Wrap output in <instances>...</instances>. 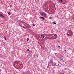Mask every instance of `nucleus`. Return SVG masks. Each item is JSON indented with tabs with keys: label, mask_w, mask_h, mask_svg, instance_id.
<instances>
[{
	"label": "nucleus",
	"mask_w": 74,
	"mask_h": 74,
	"mask_svg": "<svg viewBox=\"0 0 74 74\" xmlns=\"http://www.w3.org/2000/svg\"><path fill=\"white\" fill-rule=\"evenodd\" d=\"M12 5H10V7H12Z\"/></svg>",
	"instance_id": "nucleus-18"
},
{
	"label": "nucleus",
	"mask_w": 74,
	"mask_h": 74,
	"mask_svg": "<svg viewBox=\"0 0 74 74\" xmlns=\"http://www.w3.org/2000/svg\"><path fill=\"white\" fill-rule=\"evenodd\" d=\"M53 7H56L55 5H53Z\"/></svg>",
	"instance_id": "nucleus-19"
},
{
	"label": "nucleus",
	"mask_w": 74,
	"mask_h": 74,
	"mask_svg": "<svg viewBox=\"0 0 74 74\" xmlns=\"http://www.w3.org/2000/svg\"><path fill=\"white\" fill-rule=\"evenodd\" d=\"M56 17H57V18H58V17H59V16H56Z\"/></svg>",
	"instance_id": "nucleus-23"
},
{
	"label": "nucleus",
	"mask_w": 74,
	"mask_h": 74,
	"mask_svg": "<svg viewBox=\"0 0 74 74\" xmlns=\"http://www.w3.org/2000/svg\"><path fill=\"white\" fill-rule=\"evenodd\" d=\"M45 37H46V36H45Z\"/></svg>",
	"instance_id": "nucleus-27"
},
{
	"label": "nucleus",
	"mask_w": 74,
	"mask_h": 74,
	"mask_svg": "<svg viewBox=\"0 0 74 74\" xmlns=\"http://www.w3.org/2000/svg\"><path fill=\"white\" fill-rule=\"evenodd\" d=\"M49 19H52V17H50L49 18Z\"/></svg>",
	"instance_id": "nucleus-16"
},
{
	"label": "nucleus",
	"mask_w": 74,
	"mask_h": 74,
	"mask_svg": "<svg viewBox=\"0 0 74 74\" xmlns=\"http://www.w3.org/2000/svg\"><path fill=\"white\" fill-rule=\"evenodd\" d=\"M40 18H41V19H43V20H45V18L42 17H40Z\"/></svg>",
	"instance_id": "nucleus-6"
},
{
	"label": "nucleus",
	"mask_w": 74,
	"mask_h": 74,
	"mask_svg": "<svg viewBox=\"0 0 74 74\" xmlns=\"http://www.w3.org/2000/svg\"><path fill=\"white\" fill-rule=\"evenodd\" d=\"M43 36V35H41V37H42Z\"/></svg>",
	"instance_id": "nucleus-22"
},
{
	"label": "nucleus",
	"mask_w": 74,
	"mask_h": 74,
	"mask_svg": "<svg viewBox=\"0 0 74 74\" xmlns=\"http://www.w3.org/2000/svg\"><path fill=\"white\" fill-rule=\"evenodd\" d=\"M43 38H44V36H43Z\"/></svg>",
	"instance_id": "nucleus-24"
},
{
	"label": "nucleus",
	"mask_w": 74,
	"mask_h": 74,
	"mask_svg": "<svg viewBox=\"0 0 74 74\" xmlns=\"http://www.w3.org/2000/svg\"><path fill=\"white\" fill-rule=\"evenodd\" d=\"M63 57L62 58H60L61 60H64L63 59Z\"/></svg>",
	"instance_id": "nucleus-10"
},
{
	"label": "nucleus",
	"mask_w": 74,
	"mask_h": 74,
	"mask_svg": "<svg viewBox=\"0 0 74 74\" xmlns=\"http://www.w3.org/2000/svg\"><path fill=\"white\" fill-rule=\"evenodd\" d=\"M0 16H2L3 17H4V16L3 15H2V14L0 13Z\"/></svg>",
	"instance_id": "nucleus-9"
},
{
	"label": "nucleus",
	"mask_w": 74,
	"mask_h": 74,
	"mask_svg": "<svg viewBox=\"0 0 74 74\" xmlns=\"http://www.w3.org/2000/svg\"><path fill=\"white\" fill-rule=\"evenodd\" d=\"M23 23H25V25H27V23H25V22H23Z\"/></svg>",
	"instance_id": "nucleus-13"
},
{
	"label": "nucleus",
	"mask_w": 74,
	"mask_h": 74,
	"mask_svg": "<svg viewBox=\"0 0 74 74\" xmlns=\"http://www.w3.org/2000/svg\"><path fill=\"white\" fill-rule=\"evenodd\" d=\"M32 25L33 26H35V25L34 24H33Z\"/></svg>",
	"instance_id": "nucleus-20"
},
{
	"label": "nucleus",
	"mask_w": 74,
	"mask_h": 74,
	"mask_svg": "<svg viewBox=\"0 0 74 74\" xmlns=\"http://www.w3.org/2000/svg\"><path fill=\"white\" fill-rule=\"evenodd\" d=\"M52 37H54L55 38V39H56V38H57V35H56V34H54V36H52Z\"/></svg>",
	"instance_id": "nucleus-3"
},
{
	"label": "nucleus",
	"mask_w": 74,
	"mask_h": 74,
	"mask_svg": "<svg viewBox=\"0 0 74 74\" xmlns=\"http://www.w3.org/2000/svg\"><path fill=\"white\" fill-rule=\"evenodd\" d=\"M59 0V2H62V0Z\"/></svg>",
	"instance_id": "nucleus-17"
},
{
	"label": "nucleus",
	"mask_w": 74,
	"mask_h": 74,
	"mask_svg": "<svg viewBox=\"0 0 74 74\" xmlns=\"http://www.w3.org/2000/svg\"><path fill=\"white\" fill-rule=\"evenodd\" d=\"M8 13L9 15H10V14H11V13L10 12H8Z\"/></svg>",
	"instance_id": "nucleus-11"
},
{
	"label": "nucleus",
	"mask_w": 74,
	"mask_h": 74,
	"mask_svg": "<svg viewBox=\"0 0 74 74\" xmlns=\"http://www.w3.org/2000/svg\"><path fill=\"white\" fill-rule=\"evenodd\" d=\"M51 63L53 65V61H52V60H50L49 61V64H51Z\"/></svg>",
	"instance_id": "nucleus-2"
},
{
	"label": "nucleus",
	"mask_w": 74,
	"mask_h": 74,
	"mask_svg": "<svg viewBox=\"0 0 74 74\" xmlns=\"http://www.w3.org/2000/svg\"><path fill=\"white\" fill-rule=\"evenodd\" d=\"M18 62V61H16L14 62V63H16V62Z\"/></svg>",
	"instance_id": "nucleus-15"
},
{
	"label": "nucleus",
	"mask_w": 74,
	"mask_h": 74,
	"mask_svg": "<svg viewBox=\"0 0 74 74\" xmlns=\"http://www.w3.org/2000/svg\"><path fill=\"white\" fill-rule=\"evenodd\" d=\"M67 34L69 36H71L73 35V32L71 30L68 31L67 32Z\"/></svg>",
	"instance_id": "nucleus-1"
},
{
	"label": "nucleus",
	"mask_w": 74,
	"mask_h": 74,
	"mask_svg": "<svg viewBox=\"0 0 74 74\" xmlns=\"http://www.w3.org/2000/svg\"><path fill=\"white\" fill-rule=\"evenodd\" d=\"M40 15H42V16H43V15H44V14H43V13H42V14H41V13H40Z\"/></svg>",
	"instance_id": "nucleus-12"
},
{
	"label": "nucleus",
	"mask_w": 74,
	"mask_h": 74,
	"mask_svg": "<svg viewBox=\"0 0 74 74\" xmlns=\"http://www.w3.org/2000/svg\"><path fill=\"white\" fill-rule=\"evenodd\" d=\"M29 38H27V41H29Z\"/></svg>",
	"instance_id": "nucleus-14"
},
{
	"label": "nucleus",
	"mask_w": 74,
	"mask_h": 74,
	"mask_svg": "<svg viewBox=\"0 0 74 74\" xmlns=\"http://www.w3.org/2000/svg\"><path fill=\"white\" fill-rule=\"evenodd\" d=\"M0 55H1V54H0Z\"/></svg>",
	"instance_id": "nucleus-28"
},
{
	"label": "nucleus",
	"mask_w": 74,
	"mask_h": 74,
	"mask_svg": "<svg viewBox=\"0 0 74 74\" xmlns=\"http://www.w3.org/2000/svg\"><path fill=\"white\" fill-rule=\"evenodd\" d=\"M47 67H48V66H47Z\"/></svg>",
	"instance_id": "nucleus-26"
},
{
	"label": "nucleus",
	"mask_w": 74,
	"mask_h": 74,
	"mask_svg": "<svg viewBox=\"0 0 74 74\" xmlns=\"http://www.w3.org/2000/svg\"><path fill=\"white\" fill-rule=\"evenodd\" d=\"M22 27H23V28H25V29H26V28H27V26H21Z\"/></svg>",
	"instance_id": "nucleus-4"
},
{
	"label": "nucleus",
	"mask_w": 74,
	"mask_h": 74,
	"mask_svg": "<svg viewBox=\"0 0 74 74\" xmlns=\"http://www.w3.org/2000/svg\"><path fill=\"white\" fill-rule=\"evenodd\" d=\"M4 38L5 40H7V37H5V36H4Z\"/></svg>",
	"instance_id": "nucleus-8"
},
{
	"label": "nucleus",
	"mask_w": 74,
	"mask_h": 74,
	"mask_svg": "<svg viewBox=\"0 0 74 74\" xmlns=\"http://www.w3.org/2000/svg\"><path fill=\"white\" fill-rule=\"evenodd\" d=\"M42 16L44 17V18H46V14H44V15Z\"/></svg>",
	"instance_id": "nucleus-5"
},
{
	"label": "nucleus",
	"mask_w": 74,
	"mask_h": 74,
	"mask_svg": "<svg viewBox=\"0 0 74 74\" xmlns=\"http://www.w3.org/2000/svg\"><path fill=\"white\" fill-rule=\"evenodd\" d=\"M58 47H60V46H58Z\"/></svg>",
	"instance_id": "nucleus-25"
},
{
	"label": "nucleus",
	"mask_w": 74,
	"mask_h": 74,
	"mask_svg": "<svg viewBox=\"0 0 74 74\" xmlns=\"http://www.w3.org/2000/svg\"><path fill=\"white\" fill-rule=\"evenodd\" d=\"M27 51H30V50H29V49H27Z\"/></svg>",
	"instance_id": "nucleus-21"
},
{
	"label": "nucleus",
	"mask_w": 74,
	"mask_h": 74,
	"mask_svg": "<svg viewBox=\"0 0 74 74\" xmlns=\"http://www.w3.org/2000/svg\"><path fill=\"white\" fill-rule=\"evenodd\" d=\"M53 23L54 24H56V22L55 21H54L53 22Z\"/></svg>",
	"instance_id": "nucleus-7"
}]
</instances>
